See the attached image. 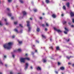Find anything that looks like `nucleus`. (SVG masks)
<instances>
[{
	"label": "nucleus",
	"instance_id": "1",
	"mask_svg": "<svg viewBox=\"0 0 74 74\" xmlns=\"http://www.w3.org/2000/svg\"><path fill=\"white\" fill-rule=\"evenodd\" d=\"M12 43L9 42L7 44H5L3 45V47L7 49H10L11 48V45H12Z\"/></svg>",
	"mask_w": 74,
	"mask_h": 74
},
{
	"label": "nucleus",
	"instance_id": "2",
	"mask_svg": "<svg viewBox=\"0 0 74 74\" xmlns=\"http://www.w3.org/2000/svg\"><path fill=\"white\" fill-rule=\"evenodd\" d=\"M25 60H29L30 58L27 57L25 58H21L20 59V61L21 62H23L24 63L25 61Z\"/></svg>",
	"mask_w": 74,
	"mask_h": 74
},
{
	"label": "nucleus",
	"instance_id": "3",
	"mask_svg": "<svg viewBox=\"0 0 74 74\" xmlns=\"http://www.w3.org/2000/svg\"><path fill=\"white\" fill-rule=\"evenodd\" d=\"M27 26L28 27V31L29 32H30V29H31L30 27H29V26H30V24H29V23H30V22H29V21H27Z\"/></svg>",
	"mask_w": 74,
	"mask_h": 74
},
{
	"label": "nucleus",
	"instance_id": "4",
	"mask_svg": "<svg viewBox=\"0 0 74 74\" xmlns=\"http://www.w3.org/2000/svg\"><path fill=\"white\" fill-rule=\"evenodd\" d=\"M54 29L56 31H57L58 33H61V32H62V31L60 30L59 29H56V28H55V27L54 28Z\"/></svg>",
	"mask_w": 74,
	"mask_h": 74
},
{
	"label": "nucleus",
	"instance_id": "5",
	"mask_svg": "<svg viewBox=\"0 0 74 74\" xmlns=\"http://www.w3.org/2000/svg\"><path fill=\"white\" fill-rule=\"evenodd\" d=\"M65 29L66 31H64V33L65 34H67V32H69V29L66 27L65 28Z\"/></svg>",
	"mask_w": 74,
	"mask_h": 74
},
{
	"label": "nucleus",
	"instance_id": "6",
	"mask_svg": "<svg viewBox=\"0 0 74 74\" xmlns=\"http://www.w3.org/2000/svg\"><path fill=\"white\" fill-rule=\"evenodd\" d=\"M26 66H25V70H26L27 69V67H28V64L26 63L25 64Z\"/></svg>",
	"mask_w": 74,
	"mask_h": 74
},
{
	"label": "nucleus",
	"instance_id": "7",
	"mask_svg": "<svg viewBox=\"0 0 74 74\" xmlns=\"http://www.w3.org/2000/svg\"><path fill=\"white\" fill-rule=\"evenodd\" d=\"M66 5H67V7H69V5H70V3L68 2L66 3Z\"/></svg>",
	"mask_w": 74,
	"mask_h": 74
},
{
	"label": "nucleus",
	"instance_id": "8",
	"mask_svg": "<svg viewBox=\"0 0 74 74\" xmlns=\"http://www.w3.org/2000/svg\"><path fill=\"white\" fill-rule=\"evenodd\" d=\"M71 17L73 16H74V13H73L72 12H71Z\"/></svg>",
	"mask_w": 74,
	"mask_h": 74
},
{
	"label": "nucleus",
	"instance_id": "9",
	"mask_svg": "<svg viewBox=\"0 0 74 74\" xmlns=\"http://www.w3.org/2000/svg\"><path fill=\"white\" fill-rule=\"evenodd\" d=\"M23 15H26V12L25 11L23 12Z\"/></svg>",
	"mask_w": 74,
	"mask_h": 74
},
{
	"label": "nucleus",
	"instance_id": "10",
	"mask_svg": "<svg viewBox=\"0 0 74 74\" xmlns=\"http://www.w3.org/2000/svg\"><path fill=\"white\" fill-rule=\"evenodd\" d=\"M42 36L43 38H46V36L43 34L42 35Z\"/></svg>",
	"mask_w": 74,
	"mask_h": 74
},
{
	"label": "nucleus",
	"instance_id": "11",
	"mask_svg": "<svg viewBox=\"0 0 74 74\" xmlns=\"http://www.w3.org/2000/svg\"><path fill=\"white\" fill-rule=\"evenodd\" d=\"M52 17L54 18H56V15L55 14H53L52 16Z\"/></svg>",
	"mask_w": 74,
	"mask_h": 74
},
{
	"label": "nucleus",
	"instance_id": "12",
	"mask_svg": "<svg viewBox=\"0 0 74 74\" xmlns=\"http://www.w3.org/2000/svg\"><path fill=\"white\" fill-rule=\"evenodd\" d=\"M37 70H41V68H40V67H38V68H37Z\"/></svg>",
	"mask_w": 74,
	"mask_h": 74
},
{
	"label": "nucleus",
	"instance_id": "13",
	"mask_svg": "<svg viewBox=\"0 0 74 74\" xmlns=\"http://www.w3.org/2000/svg\"><path fill=\"white\" fill-rule=\"evenodd\" d=\"M60 69L62 70H63L64 69V68L63 67H61L60 68Z\"/></svg>",
	"mask_w": 74,
	"mask_h": 74
},
{
	"label": "nucleus",
	"instance_id": "14",
	"mask_svg": "<svg viewBox=\"0 0 74 74\" xmlns=\"http://www.w3.org/2000/svg\"><path fill=\"white\" fill-rule=\"evenodd\" d=\"M56 49L57 50H60V49H59V47H56Z\"/></svg>",
	"mask_w": 74,
	"mask_h": 74
},
{
	"label": "nucleus",
	"instance_id": "15",
	"mask_svg": "<svg viewBox=\"0 0 74 74\" xmlns=\"http://www.w3.org/2000/svg\"><path fill=\"white\" fill-rule=\"evenodd\" d=\"M46 2L47 3H49V0H46Z\"/></svg>",
	"mask_w": 74,
	"mask_h": 74
},
{
	"label": "nucleus",
	"instance_id": "16",
	"mask_svg": "<svg viewBox=\"0 0 74 74\" xmlns=\"http://www.w3.org/2000/svg\"><path fill=\"white\" fill-rule=\"evenodd\" d=\"M18 42L19 44H22V41H19V40H18Z\"/></svg>",
	"mask_w": 74,
	"mask_h": 74
},
{
	"label": "nucleus",
	"instance_id": "17",
	"mask_svg": "<svg viewBox=\"0 0 74 74\" xmlns=\"http://www.w3.org/2000/svg\"><path fill=\"white\" fill-rule=\"evenodd\" d=\"M8 15L10 16H11V13H8Z\"/></svg>",
	"mask_w": 74,
	"mask_h": 74
},
{
	"label": "nucleus",
	"instance_id": "18",
	"mask_svg": "<svg viewBox=\"0 0 74 74\" xmlns=\"http://www.w3.org/2000/svg\"><path fill=\"white\" fill-rule=\"evenodd\" d=\"M37 32H39V31H40V29L38 28H37Z\"/></svg>",
	"mask_w": 74,
	"mask_h": 74
},
{
	"label": "nucleus",
	"instance_id": "19",
	"mask_svg": "<svg viewBox=\"0 0 74 74\" xmlns=\"http://www.w3.org/2000/svg\"><path fill=\"white\" fill-rule=\"evenodd\" d=\"M66 23H67L66 22L64 21L63 22V24H64V25H66Z\"/></svg>",
	"mask_w": 74,
	"mask_h": 74
},
{
	"label": "nucleus",
	"instance_id": "20",
	"mask_svg": "<svg viewBox=\"0 0 74 74\" xmlns=\"http://www.w3.org/2000/svg\"><path fill=\"white\" fill-rule=\"evenodd\" d=\"M63 9H64V10H66V7H65V6H63Z\"/></svg>",
	"mask_w": 74,
	"mask_h": 74
},
{
	"label": "nucleus",
	"instance_id": "21",
	"mask_svg": "<svg viewBox=\"0 0 74 74\" xmlns=\"http://www.w3.org/2000/svg\"><path fill=\"white\" fill-rule=\"evenodd\" d=\"M14 31H15V32H18V30H17V29H14Z\"/></svg>",
	"mask_w": 74,
	"mask_h": 74
},
{
	"label": "nucleus",
	"instance_id": "22",
	"mask_svg": "<svg viewBox=\"0 0 74 74\" xmlns=\"http://www.w3.org/2000/svg\"><path fill=\"white\" fill-rule=\"evenodd\" d=\"M21 49H18V52H21Z\"/></svg>",
	"mask_w": 74,
	"mask_h": 74
},
{
	"label": "nucleus",
	"instance_id": "23",
	"mask_svg": "<svg viewBox=\"0 0 74 74\" xmlns=\"http://www.w3.org/2000/svg\"><path fill=\"white\" fill-rule=\"evenodd\" d=\"M18 23V22H14V24L15 25H16Z\"/></svg>",
	"mask_w": 74,
	"mask_h": 74
},
{
	"label": "nucleus",
	"instance_id": "24",
	"mask_svg": "<svg viewBox=\"0 0 74 74\" xmlns=\"http://www.w3.org/2000/svg\"><path fill=\"white\" fill-rule=\"evenodd\" d=\"M20 2L21 3H23V1H22V0H20Z\"/></svg>",
	"mask_w": 74,
	"mask_h": 74
},
{
	"label": "nucleus",
	"instance_id": "25",
	"mask_svg": "<svg viewBox=\"0 0 74 74\" xmlns=\"http://www.w3.org/2000/svg\"><path fill=\"white\" fill-rule=\"evenodd\" d=\"M71 57H69V56H66V58H67V59H70V58H71Z\"/></svg>",
	"mask_w": 74,
	"mask_h": 74
},
{
	"label": "nucleus",
	"instance_id": "26",
	"mask_svg": "<svg viewBox=\"0 0 74 74\" xmlns=\"http://www.w3.org/2000/svg\"><path fill=\"white\" fill-rule=\"evenodd\" d=\"M37 9H35L34 10V11L35 12H37Z\"/></svg>",
	"mask_w": 74,
	"mask_h": 74
},
{
	"label": "nucleus",
	"instance_id": "27",
	"mask_svg": "<svg viewBox=\"0 0 74 74\" xmlns=\"http://www.w3.org/2000/svg\"><path fill=\"white\" fill-rule=\"evenodd\" d=\"M46 25L47 26H49V25H48V23H46Z\"/></svg>",
	"mask_w": 74,
	"mask_h": 74
},
{
	"label": "nucleus",
	"instance_id": "28",
	"mask_svg": "<svg viewBox=\"0 0 74 74\" xmlns=\"http://www.w3.org/2000/svg\"><path fill=\"white\" fill-rule=\"evenodd\" d=\"M2 24H1V21H0V25L2 26Z\"/></svg>",
	"mask_w": 74,
	"mask_h": 74
},
{
	"label": "nucleus",
	"instance_id": "29",
	"mask_svg": "<svg viewBox=\"0 0 74 74\" xmlns=\"http://www.w3.org/2000/svg\"><path fill=\"white\" fill-rule=\"evenodd\" d=\"M47 62V60H43V62Z\"/></svg>",
	"mask_w": 74,
	"mask_h": 74
},
{
	"label": "nucleus",
	"instance_id": "30",
	"mask_svg": "<svg viewBox=\"0 0 74 74\" xmlns=\"http://www.w3.org/2000/svg\"><path fill=\"white\" fill-rule=\"evenodd\" d=\"M36 42H37V43H39V41L38 40H36Z\"/></svg>",
	"mask_w": 74,
	"mask_h": 74
},
{
	"label": "nucleus",
	"instance_id": "31",
	"mask_svg": "<svg viewBox=\"0 0 74 74\" xmlns=\"http://www.w3.org/2000/svg\"><path fill=\"white\" fill-rule=\"evenodd\" d=\"M20 27H23V26H22V25L21 24H20Z\"/></svg>",
	"mask_w": 74,
	"mask_h": 74
},
{
	"label": "nucleus",
	"instance_id": "32",
	"mask_svg": "<svg viewBox=\"0 0 74 74\" xmlns=\"http://www.w3.org/2000/svg\"><path fill=\"white\" fill-rule=\"evenodd\" d=\"M11 1H12V0H8V1L9 2H11Z\"/></svg>",
	"mask_w": 74,
	"mask_h": 74
},
{
	"label": "nucleus",
	"instance_id": "33",
	"mask_svg": "<svg viewBox=\"0 0 74 74\" xmlns=\"http://www.w3.org/2000/svg\"><path fill=\"white\" fill-rule=\"evenodd\" d=\"M72 22L73 23H74V18L72 19Z\"/></svg>",
	"mask_w": 74,
	"mask_h": 74
},
{
	"label": "nucleus",
	"instance_id": "34",
	"mask_svg": "<svg viewBox=\"0 0 74 74\" xmlns=\"http://www.w3.org/2000/svg\"><path fill=\"white\" fill-rule=\"evenodd\" d=\"M58 65H60V63L59 62H58Z\"/></svg>",
	"mask_w": 74,
	"mask_h": 74
},
{
	"label": "nucleus",
	"instance_id": "35",
	"mask_svg": "<svg viewBox=\"0 0 74 74\" xmlns=\"http://www.w3.org/2000/svg\"><path fill=\"white\" fill-rule=\"evenodd\" d=\"M7 10L8 11H10V9H9V8H7Z\"/></svg>",
	"mask_w": 74,
	"mask_h": 74
},
{
	"label": "nucleus",
	"instance_id": "36",
	"mask_svg": "<svg viewBox=\"0 0 74 74\" xmlns=\"http://www.w3.org/2000/svg\"><path fill=\"white\" fill-rule=\"evenodd\" d=\"M55 73H56V74H58V72L56 71H55Z\"/></svg>",
	"mask_w": 74,
	"mask_h": 74
},
{
	"label": "nucleus",
	"instance_id": "37",
	"mask_svg": "<svg viewBox=\"0 0 74 74\" xmlns=\"http://www.w3.org/2000/svg\"><path fill=\"white\" fill-rule=\"evenodd\" d=\"M12 56L13 58H14L15 57V56H14V55H13Z\"/></svg>",
	"mask_w": 74,
	"mask_h": 74
},
{
	"label": "nucleus",
	"instance_id": "38",
	"mask_svg": "<svg viewBox=\"0 0 74 74\" xmlns=\"http://www.w3.org/2000/svg\"><path fill=\"white\" fill-rule=\"evenodd\" d=\"M0 63L1 64H3V63H2V62H1V61H0Z\"/></svg>",
	"mask_w": 74,
	"mask_h": 74
},
{
	"label": "nucleus",
	"instance_id": "39",
	"mask_svg": "<svg viewBox=\"0 0 74 74\" xmlns=\"http://www.w3.org/2000/svg\"><path fill=\"white\" fill-rule=\"evenodd\" d=\"M12 38H15V36H12Z\"/></svg>",
	"mask_w": 74,
	"mask_h": 74
},
{
	"label": "nucleus",
	"instance_id": "40",
	"mask_svg": "<svg viewBox=\"0 0 74 74\" xmlns=\"http://www.w3.org/2000/svg\"><path fill=\"white\" fill-rule=\"evenodd\" d=\"M10 74H13V73H12V72H10Z\"/></svg>",
	"mask_w": 74,
	"mask_h": 74
},
{
	"label": "nucleus",
	"instance_id": "41",
	"mask_svg": "<svg viewBox=\"0 0 74 74\" xmlns=\"http://www.w3.org/2000/svg\"><path fill=\"white\" fill-rule=\"evenodd\" d=\"M50 48H51V49H53V47H50Z\"/></svg>",
	"mask_w": 74,
	"mask_h": 74
},
{
	"label": "nucleus",
	"instance_id": "42",
	"mask_svg": "<svg viewBox=\"0 0 74 74\" xmlns=\"http://www.w3.org/2000/svg\"><path fill=\"white\" fill-rule=\"evenodd\" d=\"M6 25H8V23H6Z\"/></svg>",
	"mask_w": 74,
	"mask_h": 74
},
{
	"label": "nucleus",
	"instance_id": "43",
	"mask_svg": "<svg viewBox=\"0 0 74 74\" xmlns=\"http://www.w3.org/2000/svg\"><path fill=\"white\" fill-rule=\"evenodd\" d=\"M11 19H14V17H11Z\"/></svg>",
	"mask_w": 74,
	"mask_h": 74
},
{
	"label": "nucleus",
	"instance_id": "44",
	"mask_svg": "<svg viewBox=\"0 0 74 74\" xmlns=\"http://www.w3.org/2000/svg\"><path fill=\"white\" fill-rule=\"evenodd\" d=\"M45 31H47V28H45Z\"/></svg>",
	"mask_w": 74,
	"mask_h": 74
},
{
	"label": "nucleus",
	"instance_id": "45",
	"mask_svg": "<svg viewBox=\"0 0 74 74\" xmlns=\"http://www.w3.org/2000/svg\"><path fill=\"white\" fill-rule=\"evenodd\" d=\"M40 19H42V17H40Z\"/></svg>",
	"mask_w": 74,
	"mask_h": 74
},
{
	"label": "nucleus",
	"instance_id": "46",
	"mask_svg": "<svg viewBox=\"0 0 74 74\" xmlns=\"http://www.w3.org/2000/svg\"><path fill=\"white\" fill-rule=\"evenodd\" d=\"M31 69H33V67L32 66H31Z\"/></svg>",
	"mask_w": 74,
	"mask_h": 74
},
{
	"label": "nucleus",
	"instance_id": "47",
	"mask_svg": "<svg viewBox=\"0 0 74 74\" xmlns=\"http://www.w3.org/2000/svg\"><path fill=\"white\" fill-rule=\"evenodd\" d=\"M63 14H62V15H61V16H63Z\"/></svg>",
	"mask_w": 74,
	"mask_h": 74
},
{
	"label": "nucleus",
	"instance_id": "48",
	"mask_svg": "<svg viewBox=\"0 0 74 74\" xmlns=\"http://www.w3.org/2000/svg\"><path fill=\"white\" fill-rule=\"evenodd\" d=\"M5 22H7V19H5Z\"/></svg>",
	"mask_w": 74,
	"mask_h": 74
},
{
	"label": "nucleus",
	"instance_id": "49",
	"mask_svg": "<svg viewBox=\"0 0 74 74\" xmlns=\"http://www.w3.org/2000/svg\"><path fill=\"white\" fill-rule=\"evenodd\" d=\"M42 26L43 27H44V24H42Z\"/></svg>",
	"mask_w": 74,
	"mask_h": 74
},
{
	"label": "nucleus",
	"instance_id": "50",
	"mask_svg": "<svg viewBox=\"0 0 74 74\" xmlns=\"http://www.w3.org/2000/svg\"><path fill=\"white\" fill-rule=\"evenodd\" d=\"M70 40V39H69L67 41V42H69V41Z\"/></svg>",
	"mask_w": 74,
	"mask_h": 74
},
{
	"label": "nucleus",
	"instance_id": "51",
	"mask_svg": "<svg viewBox=\"0 0 74 74\" xmlns=\"http://www.w3.org/2000/svg\"><path fill=\"white\" fill-rule=\"evenodd\" d=\"M37 52V50H35V52Z\"/></svg>",
	"mask_w": 74,
	"mask_h": 74
},
{
	"label": "nucleus",
	"instance_id": "52",
	"mask_svg": "<svg viewBox=\"0 0 74 74\" xmlns=\"http://www.w3.org/2000/svg\"><path fill=\"white\" fill-rule=\"evenodd\" d=\"M50 40L51 41H52V38H50Z\"/></svg>",
	"mask_w": 74,
	"mask_h": 74
},
{
	"label": "nucleus",
	"instance_id": "53",
	"mask_svg": "<svg viewBox=\"0 0 74 74\" xmlns=\"http://www.w3.org/2000/svg\"><path fill=\"white\" fill-rule=\"evenodd\" d=\"M71 27H74V25H72Z\"/></svg>",
	"mask_w": 74,
	"mask_h": 74
},
{
	"label": "nucleus",
	"instance_id": "54",
	"mask_svg": "<svg viewBox=\"0 0 74 74\" xmlns=\"http://www.w3.org/2000/svg\"><path fill=\"white\" fill-rule=\"evenodd\" d=\"M68 64H71V63L69 62L68 63Z\"/></svg>",
	"mask_w": 74,
	"mask_h": 74
},
{
	"label": "nucleus",
	"instance_id": "55",
	"mask_svg": "<svg viewBox=\"0 0 74 74\" xmlns=\"http://www.w3.org/2000/svg\"><path fill=\"white\" fill-rule=\"evenodd\" d=\"M25 55H26V56H27V54H26Z\"/></svg>",
	"mask_w": 74,
	"mask_h": 74
},
{
	"label": "nucleus",
	"instance_id": "56",
	"mask_svg": "<svg viewBox=\"0 0 74 74\" xmlns=\"http://www.w3.org/2000/svg\"><path fill=\"white\" fill-rule=\"evenodd\" d=\"M4 57H5V58H6V56H4Z\"/></svg>",
	"mask_w": 74,
	"mask_h": 74
},
{
	"label": "nucleus",
	"instance_id": "57",
	"mask_svg": "<svg viewBox=\"0 0 74 74\" xmlns=\"http://www.w3.org/2000/svg\"><path fill=\"white\" fill-rule=\"evenodd\" d=\"M34 54V53H33V52H32V55H33Z\"/></svg>",
	"mask_w": 74,
	"mask_h": 74
},
{
	"label": "nucleus",
	"instance_id": "58",
	"mask_svg": "<svg viewBox=\"0 0 74 74\" xmlns=\"http://www.w3.org/2000/svg\"><path fill=\"white\" fill-rule=\"evenodd\" d=\"M18 74H21V73H18Z\"/></svg>",
	"mask_w": 74,
	"mask_h": 74
},
{
	"label": "nucleus",
	"instance_id": "59",
	"mask_svg": "<svg viewBox=\"0 0 74 74\" xmlns=\"http://www.w3.org/2000/svg\"><path fill=\"white\" fill-rule=\"evenodd\" d=\"M30 19L31 20H32V18H30Z\"/></svg>",
	"mask_w": 74,
	"mask_h": 74
},
{
	"label": "nucleus",
	"instance_id": "60",
	"mask_svg": "<svg viewBox=\"0 0 74 74\" xmlns=\"http://www.w3.org/2000/svg\"><path fill=\"white\" fill-rule=\"evenodd\" d=\"M69 23V25H70V23Z\"/></svg>",
	"mask_w": 74,
	"mask_h": 74
},
{
	"label": "nucleus",
	"instance_id": "61",
	"mask_svg": "<svg viewBox=\"0 0 74 74\" xmlns=\"http://www.w3.org/2000/svg\"><path fill=\"white\" fill-rule=\"evenodd\" d=\"M0 74H2V73H1H1H0Z\"/></svg>",
	"mask_w": 74,
	"mask_h": 74
},
{
	"label": "nucleus",
	"instance_id": "62",
	"mask_svg": "<svg viewBox=\"0 0 74 74\" xmlns=\"http://www.w3.org/2000/svg\"><path fill=\"white\" fill-rule=\"evenodd\" d=\"M42 14L44 15V13H43Z\"/></svg>",
	"mask_w": 74,
	"mask_h": 74
},
{
	"label": "nucleus",
	"instance_id": "63",
	"mask_svg": "<svg viewBox=\"0 0 74 74\" xmlns=\"http://www.w3.org/2000/svg\"><path fill=\"white\" fill-rule=\"evenodd\" d=\"M42 3H43V4H44V2H42Z\"/></svg>",
	"mask_w": 74,
	"mask_h": 74
},
{
	"label": "nucleus",
	"instance_id": "64",
	"mask_svg": "<svg viewBox=\"0 0 74 74\" xmlns=\"http://www.w3.org/2000/svg\"><path fill=\"white\" fill-rule=\"evenodd\" d=\"M33 47H35V46L34 45H33Z\"/></svg>",
	"mask_w": 74,
	"mask_h": 74
}]
</instances>
